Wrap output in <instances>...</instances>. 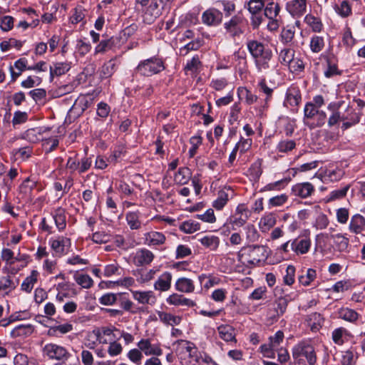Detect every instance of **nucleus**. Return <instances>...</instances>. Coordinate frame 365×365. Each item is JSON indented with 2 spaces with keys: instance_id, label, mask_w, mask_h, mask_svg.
<instances>
[{
  "instance_id": "nucleus-1",
  "label": "nucleus",
  "mask_w": 365,
  "mask_h": 365,
  "mask_svg": "<svg viewBox=\"0 0 365 365\" xmlns=\"http://www.w3.org/2000/svg\"><path fill=\"white\" fill-rule=\"evenodd\" d=\"M247 48L259 73H264L269 69L273 53L267 45L257 40H250L247 42Z\"/></svg>"
},
{
  "instance_id": "nucleus-2",
  "label": "nucleus",
  "mask_w": 365,
  "mask_h": 365,
  "mask_svg": "<svg viewBox=\"0 0 365 365\" xmlns=\"http://www.w3.org/2000/svg\"><path fill=\"white\" fill-rule=\"evenodd\" d=\"M165 69V62L158 56L140 61L135 68V73L140 76L150 77Z\"/></svg>"
},
{
  "instance_id": "nucleus-3",
  "label": "nucleus",
  "mask_w": 365,
  "mask_h": 365,
  "mask_svg": "<svg viewBox=\"0 0 365 365\" xmlns=\"http://www.w3.org/2000/svg\"><path fill=\"white\" fill-rule=\"evenodd\" d=\"M245 27L246 19L240 14L233 16L228 21L224 24L225 33L234 39L244 34Z\"/></svg>"
},
{
  "instance_id": "nucleus-4",
  "label": "nucleus",
  "mask_w": 365,
  "mask_h": 365,
  "mask_svg": "<svg viewBox=\"0 0 365 365\" xmlns=\"http://www.w3.org/2000/svg\"><path fill=\"white\" fill-rule=\"evenodd\" d=\"M303 356L306 358L309 365H314L317 362V355L314 348L309 343L300 341L292 348V357L295 360H300Z\"/></svg>"
},
{
  "instance_id": "nucleus-5",
  "label": "nucleus",
  "mask_w": 365,
  "mask_h": 365,
  "mask_svg": "<svg viewBox=\"0 0 365 365\" xmlns=\"http://www.w3.org/2000/svg\"><path fill=\"white\" fill-rule=\"evenodd\" d=\"M251 212L244 204L239 205L235 210V212L229 218V223L232 225V230L236 227H242L248 220Z\"/></svg>"
},
{
  "instance_id": "nucleus-6",
  "label": "nucleus",
  "mask_w": 365,
  "mask_h": 365,
  "mask_svg": "<svg viewBox=\"0 0 365 365\" xmlns=\"http://www.w3.org/2000/svg\"><path fill=\"white\" fill-rule=\"evenodd\" d=\"M43 353L51 359L67 360L71 354L63 346L56 344H48L43 347Z\"/></svg>"
},
{
  "instance_id": "nucleus-7",
  "label": "nucleus",
  "mask_w": 365,
  "mask_h": 365,
  "mask_svg": "<svg viewBox=\"0 0 365 365\" xmlns=\"http://www.w3.org/2000/svg\"><path fill=\"white\" fill-rule=\"evenodd\" d=\"M248 263L256 265L260 262L266 260L268 256L267 248L263 245H254L250 247Z\"/></svg>"
},
{
  "instance_id": "nucleus-8",
  "label": "nucleus",
  "mask_w": 365,
  "mask_h": 365,
  "mask_svg": "<svg viewBox=\"0 0 365 365\" xmlns=\"http://www.w3.org/2000/svg\"><path fill=\"white\" fill-rule=\"evenodd\" d=\"M307 0H291L287 2L286 9L293 16L299 18L307 11Z\"/></svg>"
},
{
  "instance_id": "nucleus-9",
  "label": "nucleus",
  "mask_w": 365,
  "mask_h": 365,
  "mask_svg": "<svg viewBox=\"0 0 365 365\" xmlns=\"http://www.w3.org/2000/svg\"><path fill=\"white\" fill-rule=\"evenodd\" d=\"M222 13L216 9H209L203 12L202 21L210 26H216L222 21Z\"/></svg>"
},
{
  "instance_id": "nucleus-10",
  "label": "nucleus",
  "mask_w": 365,
  "mask_h": 365,
  "mask_svg": "<svg viewBox=\"0 0 365 365\" xmlns=\"http://www.w3.org/2000/svg\"><path fill=\"white\" fill-rule=\"evenodd\" d=\"M314 191V185L308 182L297 183L292 187L293 195L301 198H307L311 196Z\"/></svg>"
},
{
  "instance_id": "nucleus-11",
  "label": "nucleus",
  "mask_w": 365,
  "mask_h": 365,
  "mask_svg": "<svg viewBox=\"0 0 365 365\" xmlns=\"http://www.w3.org/2000/svg\"><path fill=\"white\" fill-rule=\"evenodd\" d=\"M360 120L359 115L352 108H348L346 113L341 115V129L345 130L357 124Z\"/></svg>"
},
{
  "instance_id": "nucleus-12",
  "label": "nucleus",
  "mask_w": 365,
  "mask_h": 365,
  "mask_svg": "<svg viewBox=\"0 0 365 365\" xmlns=\"http://www.w3.org/2000/svg\"><path fill=\"white\" fill-rule=\"evenodd\" d=\"M138 347L143 351L146 356H161L163 354V350L160 346L158 345L151 344L149 339H142L138 343Z\"/></svg>"
},
{
  "instance_id": "nucleus-13",
  "label": "nucleus",
  "mask_w": 365,
  "mask_h": 365,
  "mask_svg": "<svg viewBox=\"0 0 365 365\" xmlns=\"http://www.w3.org/2000/svg\"><path fill=\"white\" fill-rule=\"evenodd\" d=\"M311 246V241L307 238H296L292 241L291 250L297 255H304L308 252Z\"/></svg>"
},
{
  "instance_id": "nucleus-14",
  "label": "nucleus",
  "mask_w": 365,
  "mask_h": 365,
  "mask_svg": "<svg viewBox=\"0 0 365 365\" xmlns=\"http://www.w3.org/2000/svg\"><path fill=\"white\" fill-rule=\"evenodd\" d=\"M154 259L153 252L147 249L138 250L134 257V263L136 266H144L149 264Z\"/></svg>"
},
{
  "instance_id": "nucleus-15",
  "label": "nucleus",
  "mask_w": 365,
  "mask_h": 365,
  "mask_svg": "<svg viewBox=\"0 0 365 365\" xmlns=\"http://www.w3.org/2000/svg\"><path fill=\"white\" fill-rule=\"evenodd\" d=\"M290 300H292V299L288 294L285 296L280 295L276 299L273 303L272 308L274 309V312H276L275 318H279L285 313L288 303Z\"/></svg>"
},
{
  "instance_id": "nucleus-16",
  "label": "nucleus",
  "mask_w": 365,
  "mask_h": 365,
  "mask_svg": "<svg viewBox=\"0 0 365 365\" xmlns=\"http://www.w3.org/2000/svg\"><path fill=\"white\" fill-rule=\"evenodd\" d=\"M172 277L170 272H163L154 283V289L160 292L169 290L171 287Z\"/></svg>"
},
{
  "instance_id": "nucleus-17",
  "label": "nucleus",
  "mask_w": 365,
  "mask_h": 365,
  "mask_svg": "<svg viewBox=\"0 0 365 365\" xmlns=\"http://www.w3.org/2000/svg\"><path fill=\"white\" fill-rule=\"evenodd\" d=\"M302 99L301 93L297 87L292 86L286 92L284 105H289L292 107L297 106Z\"/></svg>"
},
{
  "instance_id": "nucleus-18",
  "label": "nucleus",
  "mask_w": 365,
  "mask_h": 365,
  "mask_svg": "<svg viewBox=\"0 0 365 365\" xmlns=\"http://www.w3.org/2000/svg\"><path fill=\"white\" fill-rule=\"evenodd\" d=\"M217 332L220 339L226 342L237 343L235 329L227 324H222L217 327Z\"/></svg>"
},
{
  "instance_id": "nucleus-19",
  "label": "nucleus",
  "mask_w": 365,
  "mask_h": 365,
  "mask_svg": "<svg viewBox=\"0 0 365 365\" xmlns=\"http://www.w3.org/2000/svg\"><path fill=\"white\" fill-rule=\"evenodd\" d=\"M133 298L140 304H155L156 298L152 291H132Z\"/></svg>"
},
{
  "instance_id": "nucleus-20",
  "label": "nucleus",
  "mask_w": 365,
  "mask_h": 365,
  "mask_svg": "<svg viewBox=\"0 0 365 365\" xmlns=\"http://www.w3.org/2000/svg\"><path fill=\"white\" fill-rule=\"evenodd\" d=\"M349 230L354 234H359L365 229V217L359 214H356L351 218Z\"/></svg>"
},
{
  "instance_id": "nucleus-21",
  "label": "nucleus",
  "mask_w": 365,
  "mask_h": 365,
  "mask_svg": "<svg viewBox=\"0 0 365 365\" xmlns=\"http://www.w3.org/2000/svg\"><path fill=\"white\" fill-rule=\"evenodd\" d=\"M167 302L175 306H187L189 307L195 306V302L176 293L170 295L167 299Z\"/></svg>"
},
{
  "instance_id": "nucleus-22",
  "label": "nucleus",
  "mask_w": 365,
  "mask_h": 365,
  "mask_svg": "<svg viewBox=\"0 0 365 365\" xmlns=\"http://www.w3.org/2000/svg\"><path fill=\"white\" fill-rule=\"evenodd\" d=\"M145 243L150 245H160L165 243V237L160 232H149L144 235Z\"/></svg>"
},
{
  "instance_id": "nucleus-23",
  "label": "nucleus",
  "mask_w": 365,
  "mask_h": 365,
  "mask_svg": "<svg viewBox=\"0 0 365 365\" xmlns=\"http://www.w3.org/2000/svg\"><path fill=\"white\" fill-rule=\"evenodd\" d=\"M280 11V6L273 0H266L264 6V15L269 19L277 18Z\"/></svg>"
},
{
  "instance_id": "nucleus-24",
  "label": "nucleus",
  "mask_w": 365,
  "mask_h": 365,
  "mask_svg": "<svg viewBox=\"0 0 365 365\" xmlns=\"http://www.w3.org/2000/svg\"><path fill=\"white\" fill-rule=\"evenodd\" d=\"M34 327L31 324H20L16 326L10 333L12 338L26 337L34 332Z\"/></svg>"
},
{
  "instance_id": "nucleus-25",
  "label": "nucleus",
  "mask_w": 365,
  "mask_h": 365,
  "mask_svg": "<svg viewBox=\"0 0 365 365\" xmlns=\"http://www.w3.org/2000/svg\"><path fill=\"white\" fill-rule=\"evenodd\" d=\"M307 322L311 330L317 332L322 328L324 318L319 313L314 312L307 316Z\"/></svg>"
},
{
  "instance_id": "nucleus-26",
  "label": "nucleus",
  "mask_w": 365,
  "mask_h": 365,
  "mask_svg": "<svg viewBox=\"0 0 365 365\" xmlns=\"http://www.w3.org/2000/svg\"><path fill=\"white\" fill-rule=\"evenodd\" d=\"M175 289L180 292L191 293L195 290V284L192 279L181 277L176 281Z\"/></svg>"
},
{
  "instance_id": "nucleus-27",
  "label": "nucleus",
  "mask_w": 365,
  "mask_h": 365,
  "mask_svg": "<svg viewBox=\"0 0 365 365\" xmlns=\"http://www.w3.org/2000/svg\"><path fill=\"white\" fill-rule=\"evenodd\" d=\"M258 86L259 87L260 90L264 94H266V98L264 100V103L260 106L259 109L260 114H262L264 110L269 107V102L272 98L273 89L267 86L264 79L262 80L259 83Z\"/></svg>"
},
{
  "instance_id": "nucleus-28",
  "label": "nucleus",
  "mask_w": 365,
  "mask_h": 365,
  "mask_svg": "<svg viewBox=\"0 0 365 365\" xmlns=\"http://www.w3.org/2000/svg\"><path fill=\"white\" fill-rule=\"evenodd\" d=\"M120 42L118 38L111 37L108 39L102 40L96 46L95 51L96 53H103L109 50L113 49L116 44Z\"/></svg>"
},
{
  "instance_id": "nucleus-29",
  "label": "nucleus",
  "mask_w": 365,
  "mask_h": 365,
  "mask_svg": "<svg viewBox=\"0 0 365 365\" xmlns=\"http://www.w3.org/2000/svg\"><path fill=\"white\" fill-rule=\"evenodd\" d=\"M333 240L335 248L339 252H344L347 250L349 244V240L344 235L336 234L330 236Z\"/></svg>"
},
{
  "instance_id": "nucleus-30",
  "label": "nucleus",
  "mask_w": 365,
  "mask_h": 365,
  "mask_svg": "<svg viewBox=\"0 0 365 365\" xmlns=\"http://www.w3.org/2000/svg\"><path fill=\"white\" fill-rule=\"evenodd\" d=\"M71 245V240L67 237H61L51 241V248L56 254L63 255L65 253V247Z\"/></svg>"
},
{
  "instance_id": "nucleus-31",
  "label": "nucleus",
  "mask_w": 365,
  "mask_h": 365,
  "mask_svg": "<svg viewBox=\"0 0 365 365\" xmlns=\"http://www.w3.org/2000/svg\"><path fill=\"white\" fill-rule=\"evenodd\" d=\"M18 284L19 280H14L10 276L2 277L0 278V292L4 291L6 294H9Z\"/></svg>"
},
{
  "instance_id": "nucleus-32",
  "label": "nucleus",
  "mask_w": 365,
  "mask_h": 365,
  "mask_svg": "<svg viewBox=\"0 0 365 365\" xmlns=\"http://www.w3.org/2000/svg\"><path fill=\"white\" fill-rule=\"evenodd\" d=\"M202 245L211 251H215L220 245V239L215 235H206L199 240Z\"/></svg>"
},
{
  "instance_id": "nucleus-33",
  "label": "nucleus",
  "mask_w": 365,
  "mask_h": 365,
  "mask_svg": "<svg viewBox=\"0 0 365 365\" xmlns=\"http://www.w3.org/2000/svg\"><path fill=\"white\" fill-rule=\"evenodd\" d=\"M190 176L191 172L188 168H180L174 176V180L177 184L185 185L188 182Z\"/></svg>"
},
{
  "instance_id": "nucleus-34",
  "label": "nucleus",
  "mask_w": 365,
  "mask_h": 365,
  "mask_svg": "<svg viewBox=\"0 0 365 365\" xmlns=\"http://www.w3.org/2000/svg\"><path fill=\"white\" fill-rule=\"evenodd\" d=\"M38 272L36 270H33L29 276L26 277L21 284V289L27 293L31 292L34 284L37 282Z\"/></svg>"
},
{
  "instance_id": "nucleus-35",
  "label": "nucleus",
  "mask_w": 365,
  "mask_h": 365,
  "mask_svg": "<svg viewBox=\"0 0 365 365\" xmlns=\"http://www.w3.org/2000/svg\"><path fill=\"white\" fill-rule=\"evenodd\" d=\"M158 315L163 323L171 326L178 325L182 319L180 317L175 316L164 312H158Z\"/></svg>"
},
{
  "instance_id": "nucleus-36",
  "label": "nucleus",
  "mask_w": 365,
  "mask_h": 365,
  "mask_svg": "<svg viewBox=\"0 0 365 365\" xmlns=\"http://www.w3.org/2000/svg\"><path fill=\"white\" fill-rule=\"evenodd\" d=\"M70 68L71 66L68 63H56L53 66H50L49 71L51 78H53V76H61L68 71Z\"/></svg>"
},
{
  "instance_id": "nucleus-37",
  "label": "nucleus",
  "mask_w": 365,
  "mask_h": 365,
  "mask_svg": "<svg viewBox=\"0 0 365 365\" xmlns=\"http://www.w3.org/2000/svg\"><path fill=\"white\" fill-rule=\"evenodd\" d=\"M294 56V51L290 48H284L279 53L278 60L284 66H288Z\"/></svg>"
},
{
  "instance_id": "nucleus-38",
  "label": "nucleus",
  "mask_w": 365,
  "mask_h": 365,
  "mask_svg": "<svg viewBox=\"0 0 365 365\" xmlns=\"http://www.w3.org/2000/svg\"><path fill=\"white\" fill-rule=\"evenodd\" d=\"M339 317L345 321L355 322L359 318V314L355 310L346 307L339 311Z\"/></svg>"
},
{
  "instance_id": "nucleus-39",
  "label": "nucleus",
  "mask_w": 365,
  "mask_h": 365,
  "mask_svg": "<svg viewBox=\"0 0 365 365\" xmlns=\"http://www.w3.org/2000/svg\"><path fill=\"white\" fill-rule=\"evenodd\" d=\"M326 119V113L319 110L315 115L314 118H313L312 120H309V122L307 123V125L310 128L321 127L325 123Z\"/></svg>"
},
{
  "instance_id": "nucleus-40",
  "label": "nucleus",
  "mask_w": 365,
  "mask_h": 365,
  "mask_svg": "<svg viewBox=\"0 0 365 365\" xmlns=\"http://www.w3.org/2000/svg\"><path fill=\"white\" fill-rule=\"evenodd\" d=\"M125 220L131 230H139L141 227V222L139 220V214L138 212H129L125 215Z\"/></svg>"
},
{
  "instance_id": "nucleus-41",
  "label": "nucleus",
  "mask_w": 365,
  "mask_h": 365,
  "mask_svg": "<svg viewBox=\"0 0 365 365\" xmlns=\"http://www.w3.org/2000/svg\"><path fill=\"white\" fill-rule=\"evenodd\" d=\"M291 181L290 177H286L282 180H279L278 181L269 183L264 186L263 188V190L268 191V190H275L279 191L282 190L284 187H285L288 183Z\"/></svg>"
},
{
  "instance_id": "nucleus-42",
  "label": "nucleus",
  "mask_w": 365,
  "mask_h": 365,
  "mask_svg": "<svg viewBox=\"0 0 365 365\" xmlns=\"http://www.w3.org/2000/svg\"><path fill=\"white\" fill-rule=\"evenodd\" d=\"M335 11L341 17L345 18L351 14V7L347 1H342L334 5Z\"/></svg>"
},
{
  "instance_id": "nucleus-43",
  "label": "nucleus",
  "mask_w": 365,
  "mask_h": 365,
  "mask_svg": "<svg viewBox=\"0 0 365 365\" xmlns=\"http://www.w3.org/2000/svg\"><path fill=\"white\" fill-rule=\"evenodd\" d=\"M317 277L316 270L314 269H308L306 274L299 276L298 280L299 284L303 286H309L312 282H313Z\"/></svg>"
},
{
  "instance_id": "nucleus-44",
  "label": "nucleus",
  "mask_w": 365,
  "mask_h": 365,
  "mask_svg": "<svg viewBox=\"0 0 365 365\" xmlns=\"http://www.w3.org/2000/svg\"><path fill=\"white\" fill-rule=\"evenodd\" d=\"M53 218L58 230H63L66 226V215L63 210H57L53 215Z\"/></svg>"
},
{
  "instance_id": "nucleus-45",
  "label": "nucleus",
  "mask_w": 365,
  "mask_h": 365,
  "mask_svg": "<svg viewBox=\"0 0 365 365\" xmlns=\"http://www.w3.org/2000/svg\"><path fill=\"white\" fill-rule=\"evenodd\" d=\"M73 330V325L69 323L59 324L58 326L51 327L48 330V334L56 336L58 333L64 334Z\"/></svg>"
},
{
  "instance_id": "nucleus-46",
  "label": "nucleus",
  "mask_w": 365,
  "mask_h": 365,
  "mask_svg": "<svg viewBox=\"0 0 365 365\" xmlns=\"http://www.w3.org/2000/svg\"><path fill=\"white\" fill-rule=\"evenodd\" d=\"M296 147V142L294 140H282L277 145V150L279 153H287L292 151Z\"/></svg>"
},
{
  "instance_id": "nucleus-47",
  "label": "nucleus",
  "mask_w": 365,
  "mask_h": 365,
  "mask_svg": "<svg viewBox=\"0 0 365 365\" xmlns=\"http://www.w3.org/2000/svg\"><path fill=\"white\" fill-rule=\"evenodd\" d=\"M319 110V108H315L311 103H307L304 109V123L307 125L309 120H313L315 115Z\"/></svg>"
},
{
  "instance_id": "nucleus-48",
  "label": "nucleus",
  "mask_w": 365,
  "mask_h": 365,
  "mask_svg": "<svg viewBox=\"0 0 365 365\" xmlns=\"http://www.w3.org/2000/svg\"><path fill=\"white\" fill-rule=\"evenodd\" d=\"M116 71V64L113 60H110L102 66L101 76L102 78L110 77Z\"/></svg>"
},
{
  "instance_id": "nucleus-49",
  "label": "nucleus",
  "mask_w": 365,
  "mask_h": 365,
  "mask_svg": "<svg viewBox=\"0 0 365 365\" xmlns=\"http://www.w3.org/2000/svg\"><path fill=\"white\" fill-rule=\"evenodd\" d=\"M347 334V330L344 327L335 329L331 333V338L334 344L342 345L344 343V336Z\"/></svg>"
},
{
  "instance_id": "nucleus-50",
  "label": "nucleus",
  "mask_w": 365,
  "mask_h": 365,
  "mask_svg": "<svg viewBox=\"0 0 365 365\" xmlns=\"http://www.w3.org/2000/svg\"><path fill=\"white\" fill-rule=\"evenodd\" d=\"M200 229V225L193 220L183 222L180 225V230L185 233H192Z\"/></svg>"
},
{
  "instance_id": "nucleus-51",
  "label": "nucleus",
  "mask_w": 365,
  "mask_h": 365,
  "mask_svg": "<svg viewBox=\"0 0 365 365\" xmlns=\"http://www.w3.org/2000/svg\"><path fill=\"white\" fill-rule=\"evenodd\" d=\"M327 68L324 71V76L327 78H331L334 76L341 74V71H339V69L337 68V65L335 63V62L333 61L332 58L327 57Z\"/></svg>"
},
{
  "instance_id": "nucleus-52",
  "label": "nucleus",
  "mask_w": 365,
  "mask_h": 365,
  "mask_svg": "<svg viewBox=\"0 0 365 365\" xmlns=\"http://www.w3.org/2000/svg\"><path fill=\"white\" fill-rule=\"evenodd\" d=\"M266 4V0H250L247 9L250 14L261 12Z\"/></svg>"
},
{
  "instance_id": "nucleus-53",
  "label": "nucleus",
  "mask_w": 365,
  "mask_h": 365,
  "mask_svg": "<svg viewBox=\"0 0 365 365\" xmlns=\"http://www.w3.org/2000/svg\"><path fill=\"white\" fill-rule=\"evenodd\" d=\"M195 361L201 365H219L213 359L205 352H199L195 355Z\"/></svg>"
},
{
  "instance_id": "nucleus-54",
  "label": "nucleus",
  "mask_w": 365,
  "mask_h": 365,
  "mask_svg": "<svg viewBox=\"0 0 365 365\" xmlns=\"http://www.w3.org/2000/svg\"><path fill=\"white\" fill-rule=\"evenodd\" d=\"M228 201V194L221 190L218 192L217 199L213 202L212 206L217 210L222 209Z\"/></svg>"
},
{
  "instance_id": "nucleus-55",
  "label": "nucleus",
  "mask_w": 365,
  "mask_h": 365,
  "mask_svg": "<svg viewBox=\"0 0 365 365\" xmlns=\"http://www.w3.org/2000/svg\"><path fill=\"white\" fill-rule=\"evenodd\" d=\"M310 48L314 53H319L324 46V38L321 36H314L311 38Z\"/></svg>"
},
{
  "instance_id": "nucleus-56",
  "label": "nucleus",
  "mask_w": 365,
  "mask_h": 365,
  "mask_svg": "<svg viewBox=\"0 0 365 365\" xmlns=\"http://www.w3.org/2000/svg\"><path fill=\"white\" fill-rule=\"evenodd\" d=\"M117 302H118L120 307L125 310L130 312L133 303L128 299V295L125 293H118Z\"/></svg>"
},
{
  "instance_id": "nucleus-57",
  "label": "nucleus",
  "mask_w": 365,
  "mask_h": 365,
  "mask_svg": "<svg viewBox=\"0 0 365 365\" xmlns=\"http://www.w3.org/2000/svg\"><path fill=\"white\" fill-rule=\"evenodd\" d=\"M305 22L309 25L312 30L315 32H319L322 30V24L318 18L314 17L312 15L308 14L305 16Z\"/></svg>"
},
{
  "instance_id": "nucleus-58",
  "label": "nucleus",
  "mask_w": 365,
  "mask_h": 365,
  "mask_svg": "<svg viewBox=\"0 0 365 365\" xmlns=\"http://www.w3.org/2000/svg\"><path fill=\"white\" fill-rule=\"evenodd\" d=\"M290 71L294 73H299L304 69V63L299 58L293 57V60L288 64Z\"/></svg>"
},
{
  "instance_id": "nucleus-59",
  "label": "nucleus",
  "mask_w": 365,
  "mask_h": 365,
  "mask_svg": "<svg viewBox=\"0 0 365 365\" xmlns=\"http://www.w3.org/2000/svg\"><path fill=\"white\" fill-rule=\"evenodd\" d=\"M294 28L283 29L280 34L282 43L284 44L291 43L294 38Z\"/></svg>"
},
{
  "instance_id": "nucleus-60",
  "label": "nucleus",
  "mask_w": 365,
  "mask_h": 365,
  "mask_svg": "<svg viewBox=\"0 0 365 365\" xmlns=\"http://www.w3.org/2000/svg\"><path fill=\"white\" fill-rule=\"evenodd\" d=\"M118 293L113 294L108 292L102 295L98 301L99 302L105 306H111L117 302Z\"/></svg>"
},
{
  "instance_id": "nucleus-61",
  "label": "nucleus",
  "mask_w": 365,
  "mask_h": 365,
  "mask_svg": "<svg viewBox=\"0 0 365 365\" xmlns=\"http://www.w3.org/2000/svg\"><path fill=\"white\" fill-rule=\"evenodd\" d=\"M356 362L354 353L352 349L342 351L341 364L342 365H354Z\"/></svg>"
},
{
  "instance_id": "nucleus-62",
  "label": "nucleus",
  "mask_w": 365,
  "mask_h": 365,
  "mask_svg": "<svg viewBox=\"0 0 365 365\" xmlns=\"http://www.w3.org/2000/svg\"><path fill=\"white\" fill-rule=\"evenodd\" d=\"M75 280L79 285L85 289H89L93 285V279L88 274L76 275Z\"/></svg>"
},
{
  "instance_id": "nucleus-63",
  "label": "nucleus",
  "mask_w": 365,
  "mask_h": 365,
  "mask_svg": "<svg viewBox=\"0 0 365 365\" xmlns=\"http://www.w3.org/2000/svg\"><path fill=\"white\" fill-rule=\"evenodd\" d=\"M295 267L293 265H288L286 269V274L283 277L284 284L291 286L294 282Z\"/></svg>"
},
{
  "instance_id": "nucleus-64",
  "label": "nucleus",
  "mask_w": 365,
  "mask_h": 365,
  "mask_svg": "<svg viewBox=\"0 0 365 365\" xmlns=\"http://www.w3.org/2000/svg\"><path fill=\"white\" fill-rule=\"evenodd\" d=\"M349 189V185H347L342 188L334 190L331 191L329 194V200L333 201V200L343 198L344 196H346Z\"/></svg>"
}]
</instances>
